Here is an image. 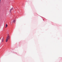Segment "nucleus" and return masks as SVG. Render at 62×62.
Instances as JSON below:
<instances>
[{"instance_id":"nucleus-2","label":"nucleus","mask_w":62,"mask_h":62,"mask_svg":"<svg viewBox=\"0 0 62 62\" xmlns=\"http://www.w3.org/2000/svg\"><path fill=\"white\" fill-rule=\"evenodd\" d=\"M4 40V38H3L2 39V42H3Z\"/></svg>"},{"instance_id":"nucleus-1","label":"nucleus","mask_w":62,"mask_h":62,"mask_svg":"<svg viewBox=\"0 0 62 62\" xmlns=\"http://www.w3.org/2000/svg\"><path fill=\"white\" fill-rule=\"evenodd\" d=\"M10 38V36H8V35L7 36V39L6 40V42H7V41H8V39H9V38Z\"/></svg>"},{"instance_id":"nucleus-7","label":"nucleus","mask_w":62,"mask_h":62,"mask_svg":"<svg viewBox=\"0 0 62 62\" xmlns=\"http://www.w3.org/2000/svg\"><path fill=\"white\" fill-rule=\"evenodd\" d=\"M1 39V38L0 39V40Z\"/></svg>"},{"instance_id":"nucleus-6","label":"nucleus","mask_w":62,"mask_h":62,"mask_svg":"<svg viewBox=\"0 0 62 62\" xmlns=\"http://www.w3.org/2000/svg\"><path fill=\"white\" fill-rule=\"evenodd\" d=\"M1 0H0V4H1Z\"/></svg>"},{"instance_id":"nucleus-5","label":"nucleus","mask_w":62,"mask_h":62,"mask_svg":"<svg viewBox=\"0 0 62 62\" xmlns=\"http://www.w3.org/2000/svg\"><path fill=\"white\" fill-rule=\"evenodd\" d=\"M13 9V8H12L10 9V11L11 10V9Z\"/></svg>"},{"instance_id":"nucleus-4","label":"nucleus","mask_w":62,"mask_h":62,"mask_svg":"<svg viewBox=\"0 0 62 62\" xmlns=\"http://www.w3.org/2000/svg\"><path fill=\"white\" fill-rule=\"evenodd\" d=\"M7 26H8V24H6V27H7Z\"/></svg>"},{"instance_id":"nucleus-3","label":"nucleus","mask_w":62,"mask_h":62,"mask_svg":"<svg viewBox=\"0 0 62 62\" xmlns=\"http://www.w3.org/2000/svg\"><path fill=\"white\" fill-rule=\"evenodd\" d=\"M13 22L14 23H15V20H14L13 21Z\"/></svg>"}]
</instances>
